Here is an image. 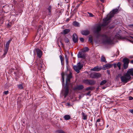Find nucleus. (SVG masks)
I'll list each match as a JSON object with an SVG mask.
<instances>
[{"label":"nucleus","instance_id":"nucleus-1","mask_svg":"<svg viewBox=\"0 0 133 133\" xmlns=\"http://www.w3.org/2000/svg\"><path fill=\"white\" fill-rule=\"evenodd\" d=\"M118 11L117 9H113L112 12H110V14L107 15V17L104 19V22L103 25H106L108 24L110 22L111 18L112 17L114 14H116Z\"/></svg>","mask_w":133,"mask_h":133},{"label":"nucleus","instance_id":"nucleus-2","mask_svg":"<svg viewBox=\"0 0 133 133\" xmlns=\"http://www.w3.org/2000/svg\"><path fill=\"white\" fill-rule=\"evenodd\" d=\"M109 37L108 36L105 35H103L102 37L103 38V42L104 44H111L112 43L113 41L115 38V37Z\"/></svg>","mask_w":133,"mask_h":133},{"label":"nucleus","instance_id":"nucleus-3","mask_svg":"<svg viewBox=\"0 0 133 133\" xmlns=\"http://www.w3.org/2000/svg\"><path fill=\"white\" fill-rule=\"evenodd\" d=\"M131 78V76L127 75L126 74L123 76L121 77V81L124 83H127Z\"/></svg>","mask_w":133,"mask_h":133},{"label":"nucleus","instance_id":"nucleus-4","mask_svg":"<svg viewBox=\"0 0 133 133\" xmlns=\"http://www.w3.org/2000/svg\"><path fill=\"white\" fill-rule=\"evenodd\" d=\"M103 22L102 24L101 25V26L100 25L98 26L96 29L95 32L97 35V38H98L100 36V34L99 33V32L101 30V26H105L107 25V24L106 25H105L104 24L103 25V23L104 22V19H103Z\"/></svg>","mask_w":133,"mask_h":133},{"label":"nucleus","instance_id":"nucleus-5","mask_svg":"<svg viewBox=\"0 0 133 133\" xmlns=\"http://www.w3.org/2000/svg\"><path fill=\"white\" fill-rule=\"evenodd\" d=\"M83 66L81 64L80 62L78 63L77 65H74L73 66V68L74 70L77 73L79 72V70L82 68Z\"/></svg>","mask_w":133,"mask_h":133},{"label":"nucleus","instance_id":"nucleus-6","mask_svg":"<svg viewBox=\"0 0 133 133\" xmlns=\"http://www.w3.org/2000/svg\"><path fill=\"white\" fill-rule=\"evenodd\" d=\"M129 61V60L127 58H125L123 59L122 62L123 63V66L124 69H126L128 67Z\"/></svg>","mask_w":133,"mask_h":133},{"label":"nucleus","instance_id":"nucleus-7","mask_svg":"<svg viewBox=\"0 0 133 133\" xmlns=\"http://www.w3.org/2000/svg\"><path fill=\"white\" fill-rule=\"evenodd\" d=\"M101 75L99 72H92L90 75V77L92 78H97L100 77Z\"/></svg>","mask_w":133,"mask_h":133},{"label":"nucleus","instance_id":"nucleus-8","mask_svg":"<svg viewBox=\"0 0 133 133\" xmlns=\"http://www.w3.org/2000/svg\"><path fill=\"white\" fill-rule=\"evenodd\" d=\"M72 74L70 73L69 74L67 75L66 79L65 85L69 86L70 84V79L72 78Z\"/></svg>","mask_w":133,"mask_h":133},{"label":"nucleus","instance_id":"nucleus-9","mask_svg":"<svg viewBox=\"0 0 133 133\" xmlns=\"http://www.w3.org/2000/svg\"><path fill=\"white\" fill-rule=\"evenodd\" d=\"M83 82L85 84L90 85H94L95 83V82L94 81L90 79L84 80Z\"/></svg>","mask_w":133,"mask_h":133},{"label":"nucleus","instance_id":"nucleus-10","mask_svg":"<svg viewBox=\"0 0 133 133\" xmlns=\"http://www.w3.org/2000/svg\"><path fill=\"white\" fill-rule=\"evenodd\" d=\"M86 56L85 52L82 51L79 52L77 54V56L78 58H85Z\"/></svg>","mask_w":133,"mask_h":133},{"label":"nucleus","instance_id":"nucleus-11","mask_svg":"<svg viewBox=\"0 0 133 133\" xmlns=\"http://www.w3.org/2000/svg\"><path fill=\"white\" fill-rule=\"evenodd\" d=\"M69 86L65 85L64 87V97L66 98V96L68 95L69 92Z\"/></svg>","mask_w":133,"mask_h":133},{"label":"nucleus","instance_id":"nucleus-12","mask_svg":"<svg viewBox=\"0 0 133 133\" xmlns=\"http://www.w3.org/2000/svg\"><path fill=\"white\" fill-rule=\"evenodd\" d=\"M35 51L38 56L40 58L41 57L42 54V51L39 49L37 48L35 49Z\"/></svg>","mask_w":133,"mask_h":133},{"label":"nucleus","instance_id":"nucleus-13","mask_svg":"<svg viewBox=\"0 0 133 133\" xmlns=\"http://www.w3.org/2000/svg\"><path fill=\"white\" fill-rule=\"evenodd\" d=\"M72 40L74 43H77L78 42V39L77 35L76 34H74L72 35Z\"/></svg>","mask_w":133,"mask_h":133},{"label":"nucleus","instance_id":"nucleus-14","mask_svg":"<svg viewBox=\"0 0 133 133\" xmlns=\"http://www.w3.org/2000/svg\"><path fill=\"white\" fill-rule=\"evenodd\" d=\"M126 74L130 76H131V75L133 76V68L129 69Z\"/></svg>","mask_w":133,"mask_h":133},{"label":"nucleus","instance_id":"nucleus-15","mask_svg":"<svg viewBox=\"0 0 133 133\" xmlns=\"http://www.w3.org/2000/svg\"><path fill=\"white\" fill-rule=\"evenodd\" d=\"M12 40V39H10L6 43L5 46V49L8 50L9 48V45L10 43Z\"/></svg>","mask_w":133,"mask_h":133},{"label":"nucleus","instance_id":"nucleus-16","mask_svg":"<svg viewBox=\"0 0 133 133\" xmlns=\"http://www.w3.org/2000/svg\"><path fill=\"white\" fill-rule=\"evenodd\" d=\"M84 88V86L82 85H77L75 89L78 90H81L83 89Z\"/></svg>","mask_w":133,"mask_h":133},{"label":"nucleus","instance_id":"nucleus-17","mask_svg":"<svg viewBox=\"0 0 133 133\" xmlns=\"http://www.w3.org/2000/svg\"><path fill=\"white\" fill-rule=\"evenodd\" d=\"M112 64H108L104 65L103 66V67L105 68V69H109L111 68L112 66Z\"/></svg>","mask_w":133,"mask_h":133},{"label":"nucleus","instance_id":"nucleus-18","mask_svg":"<svg viewBox=\"0 0 133 133\" xmlns=\"http://www.w3.org/2000/svg\"><path fill=\"white\" fill-rule=\"evenodd\" d=\"M81 32L82 35H88L90 33L89 31L87 30L82 31Z\"/></svg>","mask_w":133,"mask_h":133},{"label":"nucleus","instance_id":"nucleus-19","mask_svg":"<svg viewBox=\"0 0 133 133\" xmlns=\"http://www.w3.org/2000/svg\"><path fill=\"white\" fill-rule=\"evenodd\" d=\"M82 118L84 120H86L87 119V115L84 112H82Z\"/></svg>","mask_w":133,"mask_h":133},{"label":"nucleus","instance_id":"nucleus-20","mask_svg":"<svg viewBox=\"0 0 133 133\" xmlns=\"http://www.w3.org/2000/svg\"><path fill=\"white\" fill-rule=\"evenodd\" d=\"M73 24L75 26L79 27V23L76 21L74 22L73 23Z\"/></svg>","mask_w":133,"mask_h":133},{"label":"nucleus","instance_id":"nucleus-21","mask_svg":"<svg viewBox=\"0 0 133 133\" xmlns=\"http://www.w3.org/2000/svg\"><path fill=\"white\" fill-rule=\"evenodd\" d=\"M70 31L69 29H66L64 30L63 31V33L65 35L68 33Z\"/></svg>","mask_w":133,"mask_h":133},{"label":"nucleus","instance_id":"nucleus-22","mask_svg":"<svg viewBox=\"0 0 133 133\" xmlns=\"http://www.w3.org/2000/svg\"><path fill=\"white\" fill-rule=\"evenodd\" d=\"M64 118L65 120H68L70 118V116L69 115H66L64 116Z\"/></svg>","mask_w":133,"mask_h":133},{"label":"nucleus","instance_id":"nucleus-23","mask_svg":"<svg viewBox=\"0 0 133 133\" xmlns=\"http://www.w3.org/2000/svg\"><path fill=\"white\" fill-rule=\"evenodd\" d=\"M52 9V6L51 5H49L47 8V10H48L49 14V15H51V10Z\"/></svg>","mask_w":133,"mask_h":133},{"label":"nucleus","instance_id":"nucleus-24","mask_svg":"<svg viewBox=\"0 0 133 133\" xmlns=\"http://www.w3.org/2000/svg\"><path fill=\"white\" fill-rule=\"evenodd\" d=\"M8 51V50L5 49L3 54L2 56V57H4L5 56L6 54L7 53Z\"/></svg>","mask_w":133,"mask_h":133},{"label":"nucleus","instance_id":"nucleus-25","mask_svg":"<svg viewBox=\"0 0 133 133\" xmlns=\"http://www.w3.org/2000/svg\"><path fill=\"white\" fill-rule=\"evenodd\" d=\"M64 40L65 43H67L68 44H69L70 43L69 39L66 37H65L64 39Z\"/></svg>","mask_w":133,"mask_h":133},{"label":"nucleus","instance_id":"nucleus-26","mask_svg":"<svg viewBox=\"0 0 133 133\" xmlns=\"http://www.w3.org/2000/svg\"><path fill=\"white\" fill-rule=\"evenodd\" d=\"M61 76H62V84L63 85V84H64V73H62L61 74Z\"/></svg>","mask_w":133,"mask_h":133},{"label":"nucleus","instance_id":"nucleus-27","mask_svg":"<svg viewBox=\"0 0 133 133\" xmlns=\"http://www.w3.org/2000/svg\"><path fill=\"white\" fill-rule=\"evenodd\" d=\"M89 50V48L87 47H85L84 48L82 51H83L84 52H87Z\"/></svg>","mask_w":133,"mask_h":133},{"label":"nucleus","instance_id":"nucleus-28","mask_svg":"<svg viewBox=\"0 0 133 133\" xmlns=\"http://www.w3.org/2000/svg\"><path fill=\"white\" fill-rule=\"evenodd\" d=\"M101 61L102 62H107L105 58L103 56L101 57Z\"/></svg>","mask_w":133,"mask_h":133},{"label":"nucleus","instance_id":"nucleus-29","mask_svg":"<svg viewBox=\"0 0 133 133\" xmlns=\"http://www.w3.org/2000/svg\"><path fill=\"white\" fill-rule=\"evenodd\" d=\"M107 82V81L106 80H103L101 81L100 83V85H102L105 84Z\"/></svg>","mask_w":133,"mask_h":133},{"label":"nucleus","instance_id":"nucleus-30","mask_svg":"<svg viewBox=\"0 0 133 133\" xmlns=\"http://www.w3.org/2000/svg\"><path fill=\"white\" fill-rule=\"evenodd\" d=\"M98 67H95L94 68L92 69V70L94 71H98L100 69H98Z\"/></svg>","mask_w":133,"mask_h":133},{"label":"nucleus","instance_id":"nucleus-31","mask_svg":"<svg viewBox=\"0 0 133 133\" xmlns=\"http://www.w3.org/2000/svg\"><path fill=\"white\" fill-rule=\"evenodd\" d=\"M59 57L61 60V64H62L63 62L64 61V58L62 57L61 55H60Z\"/></svg>","mask_w":133,"mask_h":133},{"label":"nucleus","instance_id":"nucleus-32","mask_svg":"<svg viewBox=\"0 0 133 133\" xmlns=\"http://www.w3.org/2000/svg\"><path fill=\"white\" fill-rule=\"evenodd\" d=\"M43 61H41L40 62V64L39 65L38 67H41V68H42L43 67Z\"/></svg>","mask_w":133,"mask_h":133},{"label":"nucleus","instance_id":"nucleus-33","mask_svg":"<svg viewBox=\"0 0 133 133\" xmlns=\"http://www.w3.org/2000/svg\"><path fill=\"white\" fill-rule=\"evenodd\" d=\"M18 88L20 89H23V85L22 84H20L18 86Z\"/></svg>","mask_w":133,"mask_h":133},{"label":"nucleus","instance_id":"nucleus-34","mask_svg":"<svg viewBox=\"0 0 133 133\" xmlns=\"http://www.w3.org/2000/svg\"><path fill=\"white\" fill-rule=\"evenodd\" d=\"M121 62H119L117 64V66L119 68V69L120 70L121 69Z\"/></svg>","mask_w":133,"mask_h":133},{"label":"nucleus","instance_id":"nucleus-35","mask_svg":"<svg viewBox=\"0 0 133 133\" xmlns=\"http://www.w3.org/2000/svg\"><path fill=\"white\" fill-rule=\"evenodd\" d=\"M18 70L16 68L15 69V71H14V73L15 75H17L18 74Z\"/></svg>","mask_w":133,"mask_h":133},{"label":"nucleus","instance_id":"nucleus-36","mask_svg":"<svg viewBox=\"0 0 133 133\" xmlns=\"http://www.w3.org/2000/svg\"><path fill=\"white\" fill-rule=\"evenodd\" d=\"M93 89V88L92 87H88L85 89L86 91H88L89 90H92Z\"/></svg>","mask_w":133,"mask_h":133},{"label":"nucleus","instance_id":"nucleus-37","mask_svg":"<svg viewBox=\"0 0 133 133\" xmlns=\"http://www.w3.org/2000/svg\"><path fill=\"white\" fill-rule=\"evenodd\" d=\"M57 132L58 133H65L64 131L61 130H58Z\"/></svg>","mask_w":133,"mask_h":133},{"label":"nucleus","instance_id":"nucleus-38","mask_svg":"<svg viewBox=\"0 0 133 133\" xmlns=\"http://www.w3.org/2000/svg\"><path fill=\"white\" fill-rule=\"evenodd\" d=\"M89 41L92 44L93 43L92 38L91 37H89Z\"/></svg>","mask_w":133,"mask_h":133},{"label":"nucleus","instance_id":"nucleus-39","mask_svg":"<svg viewBox=\"0 0 133 133\" xmlns=\"http://www.w3.org/2000/svg\"><path fill=\"white\" fill-rule=\"evenodd\" d=\"M65 60L66 62L67 63V64H68V58L67 57V55H65Z\"/></svg>","mask_w":133,"mask_h":133},{"label":"nucleus","instance_id":"nucleus-40","mask_svg":"<svg viewBox=\"0 0 133 133\" xmlns=\"http://www.w3.org/2000/svg\"><path fill=\"white\" fill-rule=\"evenodd\" d=\"M88 14H89V16L90 17H93L94 15L91 13H89L88 12H87Z\"/></svg>","mask_w":133,"mask_h":133},{"label":"nucleus","instance_id":"nucleus-41","mask_svg":"<svg viewBox=\"0 0 133 133\" xmlns=\"http://www.w3.org/2000/svg\"><path fill=\"white\" fill-rule=\"evenodd\" d=\"M9 93V91L8 90L6 91H4L3 92L4 94H5V95H7Z\"/></svg>","mask_w":133,"mask_h":133},{"label":"nucleus","instance_id":"nucleus-42","mask_svg":"<svg viewBox=\"0 0 133 133\" xmlns=\"http://www.w3.org/2000/svg\"><path fill=\"white\" fill-rule=\"evenodd\" d=\"M79 39H80V40L82 42H83L84 41V39L83 38H82V37L80 38H79Z\"/></svg>","mask_w":133,"mask_h":133},{"label":"nucleus","instance_id":"nucleus-43","mask_svg":"<svg viewBox=\"0 0 133 133\" xmlns=\"http://www.w3.org/2000/svg\"><path fill=\"white\" fill-rule=\"evenodd\" d=\"M129 112L132 114H133V109H130L129 110Z\"/></svg>","mask_w":133,"mask_h":133},{"label":"nucleus","instance_id":"nucleus-44","mask_svg":"<svg viewBox=\"0 0 133 133\" xmlns=\"http://www.w3.org/2000/svg\"><path fill=\"white\" fill-rule=\"evenodd\" d=\"M133 99V97L131 96H130L129 97V100H132Z\"/></svg>","mask_w":133,"mask_h":133},{"label":"nucleus","instance_id":"nucleus-45","mask_svg":"<svg viewBox=\"0 0 133 133\" xmlns=\"http://www.w3.org/2000/svg\"><path fill=\"white\" fill-rule=\"evenodd\" d=\"M11 70L12 72H14V71H15V69L13 68H11Z\"/></svg>","mask_w":133,"mask_h":133},{"label":"nucleus","instance_id":"nucleus-46","mask_svg":"<svg viewBox=\"0 0 133 133\" xmlns=\"http://www.w3.org/2000/svg\"><path fill=\"white\" fill-rule=\"evenodd\" d=\"M113 65L115 68H116L117 66V64L116 63H114L113 64Z\"/></svg>","mask_w":133,"mask_h":133},{"label":"nucleus","instance_id":"nucleus-47","mask_svg":"<svg viewBox=\"0 0 133 133\" xmlns=\"http://www.w3.org/2000/svg\"><path fill=\"white\" fill-rule=\"evenodd\" d=\"M91 92L90 91H89L86 94V95H90Z\"/></svg>","mask_w":133,"mask_h":133},{"label":"nucleus","instance_id":"nucleus-48","mask_svg":"<svg viewBox=\"0 0 133 133\" xmlns=\"http://www.w3.org/2000/svg\"><path fill=\"white\" fill-rule=\"evenodd\" d=\"M100 120H101L99 118L98 119H97V121L96 122L97 123L98 122H100Z\"/></svg>","mask_w":133,"mask_h":133},{"label":"nucleus","instance_id":"nucleus-49","mask_svg":"<svg viewBox=\"0 0 133 133\" xmlns=\"http://www.w3.org/2000/svg\"><path fill=\"white\" fill-rule=\"evenodd\" d=\"M95 125L96 128H97V123L96 122V123H95Z\"/></svg>","mask_w":133,"mask_h":133},{"label":"nucleus","instance_id":"nucleus-50","mask_svg":"<svg viewBox=\"0 0 133 133\" xmlns=\"http://www.w3.org/2000/svg\"><path fill=\"white\" fill-rule=\"evenodd\" d=\"M130 63L132 64H133V60H132L130 61Z\"/></svg>","mask_w":133,"mask_h":133},{"label":"nucleus","instance_id":"nucleus-51","mask_svg":"<svg viewBox=\"0 0 133 133\" xmlns=\"http://www.w3.org/2000/svg\"><path fill=\"white\" fill-rule=\"evenodd\" d=\"M129 26L130 27H133V24L130 25Z\"/></svg>","mask_w":133,"mask_h":133},{"label":"nucleus","instance_id":"nucleus-52","mask_svg":"<svg viewBox=\"0 0 133 133\" xmlns=\"http://www.w3.org/2000/svg\"><path fill=\"white\" fill-rule=\"evenodd\" d=\"M100 1L102 3L104 2V0H100Z\"/></svg>","mask_w":133,"mask_h":133},{"label":"nucleus","instance_id":"nucleus-53","mask_svg":"<svg viewBox=\"0 0 133 133\" xmlns=\"http://www.w3.org/2000/svg\"><path fill=\"white\" fill-rule=\"evenodd\" d=\"M69 18H67V19H66V21H69Z\"/></svg>","mask_w":133,"mask_h":133},{"label":"nucleus","instance_id":"nucleus-54","mask_svg":"<svg viewBox=\"0 0 133 133\" xmlns=\"http://www.w3.org/2000/svg\"><path fill=\"white\" fill-rule=\"evenodd\" d=\"M61 44L62 45V46H63L64 45L62 43H61Z\"/></svg>","mask_w":133,"mask_h":133},{"label":"nucleus","instance_id":"nucleus-55","mask_svg":"<svg viewBox=\"0 0 133 133\" xmlns=\"http://www.w3.org/2000/svg\"><path fill=\"white\" fill-rule=\"evenodd\" d=\"M67 104L68 105H70V103H68Z\"/></svg>","mask_w":133,"mask_h":133},{"label":"nucleus","instance_id":"nucleus-56","mask_svg":"<svg viewBox=\"0 0 133 133\" xmlns=\"http://www.w3.org/2000/svg\"><path fill=\"white\" fill-rule=\"evenodd\" d=\"M99 123V125H100V126H101V124H100V123Z\"/></svg>","mask_w":133,"mask_h":133},{"label":"nucleus","instance_id":"nucleus-57","mask_svg":"<svg viewBox=\"0 0 133 133\" xmlns=\"http://www.w3.org/2000/svg\"><path fill=\"white\" fill-rule=\"evenodd\" d=\"M119 51L118 52V55H119Z\"/></svg>","mask_w":133,"mask_h":133},{"label":"nucleus","instance_id":"nucleus-58","mask_svg":"<svg viewBox=\"0 0 133 133\" xmlns=\"http://www.w3.org/2000/svg\"><path fill=\"white\" fill-rule=\"evenodd\" d=\"M131 37L133 39V37Z\"/></svg>","mask_w":133,"mask_h":133}]
</instances>
